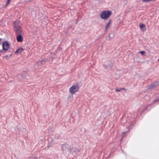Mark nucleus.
I'll return each mask as SVG.
<instances>
[{"label":"nucleus","instance_id":"obj_13","mask_svg":"<svg viewBox=\"0 0 159 159\" xmlns=\"http://www.w3.org/2000/svg\"><path fill=\"white\" fill-rule=\"evenodd\" d=\"M151 86H152V87H155V86H153V84H151Z\"/></svg>","mask_w":159,"mask_h":159},{"label":"nucleus","instance_id":"obj_9","mask_svg":"<svg viewBox=\"0 0 159 159\" xmlns=\"http://www.w3.org/2000/svg\"><path fill=\"white\" fill-rule=\"evenodd\" d=\"M140 53L143 55L145 56L146 54V52L145 51H142L140 52Z\"/></svg>","mask_w":159,"mask_h":159},{"label":"nucleus","instance_id":"obj_14","mask_svg":"<svg viewBox=\"0 0 159 159\" xmlns=\"http://www.w3.org/2000/svg\"><path fill=\"white\" fill-rule=\"evenodd\" d=\"M1 40V39L0 38V41Z\"/></svg>","mask_w":159,"mask_h":159},{"label":"nucleus","instance_id":"obj_2","mask_svg":"<svg viewBox=\"0 0 159 159\" xmlns=\"http://www.w3.org/2000/svg\"><path fill=\"white\" fill-rule=\"evenodd\" d=\"M111 13V12L110 11H105L101 12L100 17L102 19L107 20L110 17Z\"/></svg>","mask_w":159,"mask_h":159},{"label":"nucleus","instance_id":"obj_7","mask_svg":"<svg viewBox=\"0 0 159 159\" xmlns=\"http://www.w3.org/2000/svg\"><path fill=\"white\" fill-rule=\"evenodd\" d=\"M23 51L24 49L23 48H20L17 50L15 52V53L17 54H18L21 53Z\"/></svg>","mask_w":159,"mask_h":159},{"label":"nucleus","instance_id":"obj_4","mask_svg":"<svg viewBox=\"0 0 159 159\" xmlns=\"http://www.w3.org/2000/svg\"><path fill=\"white\" fill-rule=\"evenodd\" d=\"M2 48L4 50H7L10 48V46L9 43L7 42H4L2 45Z\"/></svg>","mask_w":159,"mask_h":159},{"label":"nucleus","instance_id":"obj_12","mask_svg":"<svg viewBox=\"0 0 159 159\" xmlns=\"http://www.w3.org/2000/svg\"><path fill=\"white\" fill-rule=\"evenodd\" d=\"M44 63V62L43 61L41 62V63H39V65H40V64H43Z\"/></svg>","mask_w":159,"mask_h":159},{"label":"nucleus","instance_id":"obj_6","mask_svg":"<svg viewBox=\"0 0 159 159\" xmlns=\"http://www.w3.org/2000/svg\"><path fill=\"white\" fill-rule=\"evenodd\" d=\"M16 37L17 41L18 42H21L23 41V38L22 36L19 34H17Z\"/></svg>","mask_w":159,"mask_h":159},{"label":"nucleus","instance_id":"obj_5","mask_svg":"<svg viewBox=\"0 0 159 159\" xmlns=\"http://www.w3.org/2000/svg\"><path fill=\"white\" fill-rule=\"evenodd\" d=\"M140 28L142 31H144L146 30L145 25L142 23H140L139 24Z\"/></svg>","mask_w":159,"mask_h":159},{"label":"nucleus","instance_id":"obj_11","mask_svg":"<svg viewBox=\"0 0 159 159\" xmlns=\"http://www.w3.org/2000/svg\"><path fill=\"white\" fill-rule=\"evenodd\" d=\"M116 91H117L118 92H119L120 91L121 89H116Z\"/></svg>","mask_w":159,"mask_h":159},{"label":"nucleus","instance_id":"obj_1","mask_svg":"<svg viewBox=\"0 0 159 159\" xmlns=\"http://www.w3.org/2000/svg\"><path fill=\"white\" fill-rule=\"evenodd\" d=\"M14 29L16 32V35L20 34L22 32V29L20 27V21H16L14 24Z\"/></svg>","mask_w":159,"mask_h":159},{"label":"nucleus","instance_id":"obj_10","mask_svg":"<svg viewBox=\"0 0 159 159\" xmlns=\"http://www.w3.org/2000/svg\"><path fill=\"white\" fill-rule=\"evenodd\" d=\"M11 0H7V5H8L9 4L10 1Z\"/></svg>","mask_w":159,"mask_h":159},{"label":"nucleus","instance_id":"obj_3","mask_svg":"<svg viewBox=\"0 0 159 159\" xmlns=\"http://www.w3.org/2000/svg\"><path fill=\"white\" fill-rule=\"evenodd\" d=\"M79 89V87L77 85H74L72 86L69 89V92L73 94L77 92Z\"/></svg>","mask_w":159,"mask_h":159},{"label":"nucleus","instance_id":"obj_8","mask_svg":"<svg viewBox=\"0 0 159 159\" xmlns=\"http://www.w3.org/2000/svg\"><path fill=\"white\" fill-rule=\"evenodd\" d=\"M111 20H110L105 25V29L106 30H107L111 24Z\"/></svg>","mask_w":159,"mask_h":159}]
</instances>
